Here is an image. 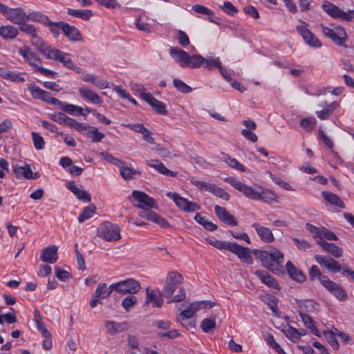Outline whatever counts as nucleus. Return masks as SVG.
<instances>
[{
    "label": "nucleus",
    "instance_id": "nucleus-37",
    "mask_svg": "<svg viewBox=\"0 0 354 354\" xmlns=\"http://www.w3.org/2000/svg\"><path fill=\"white\" fill-rule=\"evenodd\" d=\"M68 14L69 15L80 18L83 20H88L93 15V12L91 10H75V9H68Z\"/></svg>",
    "mask_w": 354,
    "mask_h": 354
},
{
    "label": "nucleus",
    "instance_id": "nucleus-42",
    "mask_svg": "<svg viewBox=\"0 0 354 354\" xmlns=\"http://www.w3.org/2000/svg\"><path fill=\"white\" fill-rule=\"evenodd\" d=\"M205 57L201 55H189L187 67L198 68L204 64Z\"/></svg>",
    "mask_w": 354,
    "mask_h": 354
},
{
    "label": "nucleus",
    "instance_id": "nucleus-41",
    "mask_svg": "<svg viewBox=\"0 0 354 354\" xmlns=\"http://www.w3.org/2000/svg\"><path fill=\"white\" fill-rule=\"evenodd\" d=\"M338 106V104L336 102H332L331 104L327 105V106L319 111H317V115L321 120L327 119L331 113Z\"/></svg>",
    "mask_w": 354,
    "mask_h": 354
},
{
    "label": "nucleus",
    "instance_id": "nucleus-29",
    "mask_svg": "<svg viewBox=\"0 0 354 354\" xmlns=\"http://www.w3.org/2000/svg\"><path fill=\"white\" fill-rule=\"evenodd\" d=\"M147 297L146 304H152V306L156 308H160L163 304L162 295H158L154 290H151L149 288H146Z\"/></svg>",
    "mask_w": 354,
    "mask_h": 354
},
{
    "label": "nucleus",
    "instance_id": "nucleus-46",
    "mask_svg": "<svg viewBox=\"0 0 354 354\" xmlns=\"http://www.w3.org/2000/svg\"><path fill=\"white\" fill-rule=\"evenodd\" d=\"M95 212V207L93 205H91L86 208L84 209L82 212L80 214L78 217V221L80 223H82L84 221L90 218Z\"/></svg>",
    "mask_w": 354,
    "mask_h": 354
},
{
    "label": "nucleus",
    "instance_id": "nucleus-43",
    "mask_svg": "<svg viewBox=\"0 0 354 354\" xmlns=\"http://www.w3.org/2000/svg\"><path fill=\"white\" fill-rule=\"evenodd\" d=\"M207 241L218 250H225L230 252L233 243L225 242L217 239H207Z\"/></svg>",
    "mask_w": 354,
    "mask_h": 354
},
{
    "label": "nucleus",
    "instance_id": "nucleus-14",
    "mask_svg": "<svg viewBox=\"0 0 354 354\" xmlns=\"http://www.w3.org/2000/svg\"><path fill=\"white\" fill-rule=\"evenodd\" d=\"M4 16L12 23L21 25L23 22L27 21V14L21 8H8Z\"/></svg>",
    "mask_w": 354,
    "mask_h": 354
},
{
    "label": "nucleus",
    "instance_id": "nucleus-49",
    "mask_svg": "<svg viewBox=\"0 0 354 354\" xmlns=\"http://www.w3.org/2000/svg\"><path fill=\"white\" fill-rule=\"evenodd\" d=\"M210 192L214 196L219 197L225 201L230 199V194L225 192L223 188L218 187L215 184H213Z\"/></svg>",
    "mask_w": 354,
    "mask_h": 354
},
{
    "label": "nucleus",
    "instance_id": "nucleus-44",
    "mask_svg": "<svg viewBox=\"0 0 354 354\" xmlns=\"http://www.w3.org/2000/svg\"><path fill=\"white\" fill-rule=\"evenodd\" d=\"M28 20L38 21L43 24L44 25L49 23L48 17L39 12H32L27 15V21Z\"/></svg>",
    "mask_w": 354,
    "mask_h": 354
},
{
    "label": "nucleus",
    "instance_id": "nucleus-48",
    "mask_svg": "<svg viewBox=\"0 0 354 354\" xmlns=\"http://www.w3.org/2000/svg\"><path fill=\"white\" fill-rule=\"evenodd\" d=\"M225 162L231 167L241 171H245V167L236 159L230 157L229 155L224 156Z\"/></svg>",
    "mask_w": 354,
    "mask_h": 354
},
{
    "label": "nucleus",
    "instance_id": "nucleus-24",
    "mask_svg": "<svg viewBox=\"0 0 354 354\" xmlns=\"http://www.w3.org/2000/svg\"><path fill=\"white\" fill-rule=\"evenodd\" d=\"M145 101L149 104L158 113L162 115H166L167 113L166 105L163 102L158 100L152 95H145Z\"/></svg>",
    "mask_w": 354,
    "mask_h": 354
},
{
    "label": "nucleus",
    "instance_id": "nucleus-59",
    "mask_svg": "<svg viewBox=\"0 0 354 354\" xmlns=\"http://www.w3.org/2000/svg\"><path fill=\"white\" fill-rule=\"evenodd\" d=\"M100 156L103 157L106 161L115 165L118 167L122 165V160L115 158L112 154L108 152L102 151L100 153Z\"/></svg>",
    "mask_w": 354,
    "mask_h": 354
},
{
    "label": "nucleus",
    "instance_id": "nucleus-40",
    "mask_svg": "<svg viewBox=\"0 0 354 354\" xmlns=\"http://www.w3.org/2000/svg\"><path fill=\"white\" fill-rule=\"evenodd\" d=\"M194 220L208 231L212 232L217 229L216 225L206 221L205 218L202 216L199 213H197L195 215Z\"/></svg>",
    "mask_w": 354,
    "mask_h": 354
},
{
    "label": "nucleus",
    "instance_id": "nucleus-28",
    "mask_svg": "<svg viewBox=\"0 0 354 354\" xmlns=\"http://www.w3.org/2000/svg\"><path fill=\"white\" fill-rule=\"evenodd\" d=\"M255 274L260 279L262 283L274 289H279V286L274 278L266 271L256 270Z\"/></svg>",
    "mask_w": 354,
    "mask_h": 354
},
{
    "label": "nucleus",
    "instance_id": "nucleus-20",
    "mask_svg": "<svg viewBox=\"0 0 354 354\" xmlns=\"http://www.w3.org/2000/svg\"><path fill=\"white\" fill-rule=\"evenodd\" d=\"M252 226L255 229L262 241L270 243L274 241V236L269 228L261 225L258 223H253Z\"/></svg>",
    "mask_w": 354,
    "mask_h": 354
},
{
    "label": "nucleus",
    "instance_id": "nucleus-5",
    "mask_svg": "<svg viewBox=\"0 0 354 354\" xmlns=\"http://www.w3.org/2000/svg\"><path fill=\"white\" fill-rule=\"evenodd\" d=\"M120 227L111 222L102 223L97 230V236L108 242H114L121 239Z\"/></svg>",
    "mask_w": 354,
    "mask_h": 354
},
{
    "label": "nucleus",
    "instance_id": "nucleus-11",
    "mask_svg": "<svg viewBox=\"0 0 354 354\" xmlns=\"http://www.w3.org/2000/svg\"><path fill=\"white\" fill-rule=\"evenodd\" d=\"M132 196L136 201V203H133V205L138 208L142 207H150V208H157V203L156 201L150 197L149 195L145 194V192L140 191H133L132 192Z\"/></svg>",
    "mask_w": 354,
    "mask_h": 354
},
{
    "label": "nucleus",
    "instance_id": "nucleus-15",
    "mask_svg": "<svg viewBox=\"0 0 354 354\" xmlns=\"http://www.w3.org/2000/svg\"><path fill=\"white\" fill-rule=\"evenodd\" d=\"M230 252L236 254L239 259L244 263L248 264H252L253 263V259L250 254V250L248 248L243 247L236 243H233Z\"/></svg>",
    "mask_w": 354,
    "mask_h": 354
},
{
    "label": "nucleus",
    "instance_id": "nucleus-31",
    "mask_svg": "<svg viewBox=\"0 0 354 354\" xmlns=\"http://www.w3.org/2000/svg\"><path fill=\"white\" fill-rule=\"evenodd\" d=\"M66 186L78 199L85 202L91 201V198L89 194L86 191L77 187L73 182L68 183Z\"/></svg>",
    "mask_w": 354,
    "mask_h": 354
},
{
    "label": "nucleus",
    "instance_id": "nucleus-3",
    "mask_svg": "<svg viewBox=\"0 0 354 354\" xmlns=\"http://www.w3.org/2000/svg\"><path fill=\"white\" fill-rule=\"evenodd\" d=\"M19 54L24 57L26 61L31 66L35 71L39 72L47 77H53L56 72L45 68L40 66L41 59L38 55L34 53L30 47L23 46L19 50Z\"/></svg>",
    "mask_w": 354,
    "mask_h": 354
},
{
    "label": "nucleus",
    "instance_id": "nucleus-12",
    "mask_svg": "<svg viewBox=\"0 0 354 354\" xmlns=\"http://www.w3.org/2000/svg\"><path fill=\"white\" fill-rule=\"evenodd\" d=\"M307 24L303 22V25L297 26L296 29L304 41L309 46L315 48L321 47L322 43L319 39L312 33L307 28Z\"/></svg>",
    "mask_w": 354,
    "mask_h": 354
},
{
    "label": "nucleus",
    "instance_id": "nucleus-19",
    "mask_svg": "<svg viewBox=\"0 0 354 354\" xmlns=\"http://www.w3.org/2000/svg\"><path fill=\"white\" fill-rule=\"evenodd\" d=\"M215 213L218 218L227 225L236 226L238 222L235 217L230 214L225 207L216 205L214 207Z\"/></svg>",
    "mask_w": 354,
    "mask_h": 354
},
{
    "label": "nucleus",
    "instance_id": "nucleus-62",
    "mask_svg": "<svg viewBox=\"0 0 354 354\" xmlns=\"http://www.w3.org/2000/svg\"><path fill=\"white\" fill-rule=\"evenodd\" d=\"M150 221L157 223L160 227H164V228H167V227H170L167 221L165 218L161 217L160 215H158L156 212L153 213L151 217L150 218Z\"/></svg>",
    "mask_w": 354,
    "mask_h": 354
},
{
    "label": "nucleus",
    "instance_id": "nucleus-47",
    "mask_svg": "<svg viewBox=\"0 0 354 354\" xmlns=\"http://www.w3.org/2000/svg\"><path fill=\"white\" fill-rule=\"evenodd\" d=\"M299 124L306 131L310 132L315 127L316 120L315 118H304L300 120Z\"/></svg>",
    "mask_w": 354,
    "mask_h": 354
},
{
    "label": "nucleus",
    "instance_id": "nucleus-16",
    "mask_svg": "<svg viewBox=\"0 0 354 354\" xmlns=\"http://www.w3.org/2000/svg\"><path fill=\"white\" fill-rule=\"evenodd\" d=\"M315 259L319 265L325 267L333 273H336L341 270L342 268L339 262L329 257L315 255Z\"/></svg>",
    "mask_w": 354,
    "mask_h": 354
},
{
    "label": "nucleus",
    "instance_id": "nucleus-54",
    "mask_svg": "<svg viewBox=\"0 0 354 354\" xmlns=\"http://www.w3.org/2000/svg\"><path fill=\"white\" fill-rule=\"evenodd\" d=\"M28 90L30 91L32 96L35 99L41 100L45 91L40 88L38 86L35 84H30L28 86Z\"/></svg>",
    "mask_w": 354,
    "mask_h": 354
},
{
    "label": "nucleus",
    "instance_id": "nucleus-36",
    "mask_svg": "<svg viewBox=\"0 0 354 354\" xmlns=\"http://www.w3.org/2000/svg\"><path fill=\"white\" fill-rule=\"evenodd\" d=\"M309 279L311 281H315V279H319L321 284L324 286V280H329L328 277L325 275H322L320 270L317 266H312L309 269Z\"/></svg>",
    "mask_w": 354,
    "mask_h": 354
},
{
    "label": "nucleus",
    "instance_id": "nucleus-13",
    "mask_svg": "<svg viewBox=\"0 0 354 354\" xmlns=\"http://www.w3.org/2000/svg\"><path fill=\"white\" fill-rule=\"evenodd\" d=\"M324 287L333 294L337 299L340 301H344L348 298L346 290L338 283L331 280H324Z\"/></svg>",
    "mask_w": 354,
    "mask_h": 354
},
{
    "label": "nucleus",
    "instance_id": "nucleus-34",
    "mask_svg": "<svg viewBox=\"0 0 354 354\" xmlns=\"http://www.w3.org/2000/svg\"><path fill=\"white\" fill-rule=\"evenodd\" d=\"M13 172L17 178H21L22 177L26 179L31 178L32 169L29 165L24 166L16 165L13 168Z\"/></svg>",
    "mask_w": 354,
    "mask_h": 354
},
{
    "label": "nucleus",
    "instance_id": "nucleus-39",
    "mask_svg": "<svg viewBox=\"0 0 354 354\" xmlns=\"http://www.w3.org/2000/svg\"><path fill=\"white\" fill-rule=\"evenodd\" d=\"M60 105H62V110L69 114L75 115L77 113L79 115L86 116V114L83 112L84 109L80 106L63 102Z\"/></svg>",
    "mask_w": 354,
    "mask_h": 354
},
{
    "label": "nucleus",
    "instance_id": "nucleus-21",
    "mask_svg": "<svg viewBox=\"0 0 354 354\" xmlns=\"http://www.w3.org/2000/svg\"><path fill=\"white\" fill-rule=\"evenodd\" d=\"M106 298H107V294L106 292V283H101L97 286L91 297L90 301L91 308H94L97 304H102L101 299Z\"/></svg>",
    "mask_w": 354,
    "mask_h": 354
},
{
    "label": "nucleus",
    "instance_id": "nucleus-10",
    "mask_svg": "<svg viewBox=\"0 0 354 354\" xmlns=\"http://www.w3.org/2000/svg\"><path fill=\"white\" fill-rule=\"evenodd\" d=\"M116 285V292L122 295H134L141 288L140 283L133 279L120 281Z\"/></svg>",
    "mask_w": 354,
    "mask_h": 354
},
{
    "label": "nucleus",
    "instance_id": "nucleus-38",
    "mask_svg": "<svg viewBox=\"0 0 354 354\" xmlns=\"http://www.w3.org/2000/svg\"><path fill=\"white\" fill-rule=\"evenodd\" d=\"M319 304L313 300H305L299 304L300 311L313 313L318 310Z\"/></svg>",
    "mask_w": 354,
    "mask_h": 354
},
{
    "label": "nucleus",
    "instance_id": "nucleus-25",
    "mask_svg": "<svg viewBox=\"0 0 354 354\" xmlns=\"http://www.w3.org/2000/svg\"><path fill=\"white\" fill-rule=\"evenodd\" d=\"M62 30L64 35L71 41H82V37L81 36L79 30L74 26H71L68 24L64 23L62 24Z\"/></svg>",
    "mask_w": 354,
    "mask_h": 354
},
{
    "label": "nucleus",
    "instance_id": "nucleus-27",
    "mask_svg": "<svg viewBox=\"0 0 354 354\" xmlns=\"http://www.w3.org/2000/svg\"><path fill=\"white\" fill-rule=\"evenodd\" d=\"M80 95L85 100L95 104H101L102 100L100 95L93 91L87 88H80L79 89Z\"/></svg>",
    "mask_w": 354,
    "mask_h": 354
},
{
    "label": "nucleus",
    "instance_id": "nucleus-6",
    "mask_svg": "<svg viewBox=\"0 0 354 354\" xmlns=\"http://www.w3.org/2000/svg\"><path fill=\"white\" fill-rule=\"evenodd\" d=\"M322 8L330 17L340 21L350 22L354 19V10L344 11L335 4L326 2L323 3Z\"/></svg>",
    "mask_w": 354,
    "mask_h": 354
},
{
    "label": "nucleus",
    "instance_id": "nucleus-7",
    "mask_svg": "<svg viewBox=\"0 0 354 354\" xmlns=\"http://www.w3.org/2000/svg\"><path fill=\"white\" fill-rule=\"evenodd\" d=\"M46 58L59 62L62 63L65 67L72 69L77 73H81V68L74 64L70 55L65 53L57 48H52L50 51L48 53Z\"/></svg>",
    "mask_w": 354,
    "mask_h": 354
},
{
    "label": "nucleus",
    "instance_id": "nucleus-51",
    "mask_svg": "<svg viewBox=\"0 0 354 354\" xmlns=\"http://www.w3.org/2000/svg\"><path fill=\"white\" fill-rule=\"evenodd\" d=\"M137 302L136 297L131 295L123 299L122 306L127 312H129L131 308L136 305Z\"/></svg>",
    "mask_w": 354,
    "mask_h": 354
},
{
    "label": "nucleus",
    "instance_id": "nucleus-30",
    "mask_svg": "<svg viewBox=\"0 0 354 354\" xmlns=\"http://www.w3.org/2000/svg\"><path fill=\"white\" fill-rule=\"evenodd\" d=\"M118 168L120 169V176L126 180H133L135 178L136 175H140L142 174V171L139 169L124 166L123 161L122 162V165L118 167Z\"/></svg>",
    "mask_w": 354,
    "mask_h": 354
},
{
    "label": "nucleus",
    "instance_id": "nucleus-32",
    "mask_svg": "<svg viewBox=\"0 0 354 354\" xmlns=\"http://www.w3.org/2000/svg\"><path fill=\"white\" fill-rule=\"evenodd\" d=\"M31 44L32 46H35L38 51L46 57L48 53L52 49L43 41L41 38L37 35V32L31 37Z\"/></svg>",
    "mask_w": 354,
    "mask_h": 354
},
{
    "label": "nucleus",
    "instance_id": "nucleus-9",
    "mask_svg": "<svg viewBox=\"0 0 354 354\" xmlns=\"http://www.w3.org/2000/svg\"><path fill=\"white\" fill-rule=\"evenodd\" d=\"M166 195L167 197L171 198L176 206L183 211L187 212H194L201 209L200 205L196 203L188 201L176 192H168Z\"/></svg>",
    "mask_w": 354,
    "mask_h": 354
},
{
    "label": "nucleus",
    "instance_id": "nucleus-26",
    "mask_svg": "<svg viewBox=\"0 0 354 354\" xmlns=\"http://www.w3.org/2000/svg\"><path fill=\"white\" fill-rule=\"evenodd\" d=\"M146 164L152 168H154L159 173L165 175L167 176L174 177L176 176V173L168 169L161 162L158 160H147Z\"/></svg>",
    "mask_w": 354,
    "mask_h": 354
},
{
    "label": "nucleus",
    "instance_id": "nucleus-60",
    "mask_svg": "<svg viewBox=\"0 0 354 354\" xmlns=\"http://www.w3.org/2000/svg\"><path fill=\"white\" fill-rule=\"evenodd\" d=\"M269 174H270L271 179L281 187H282L288 191L293 190V189L292 188V187L290 185V184L284 181L281 178L276 176L275 175H274L273 174H272L270 172H269Z\"/></svg>",
    "mask_w": 354,
    "mask_h": 354
},
{
    "label": "nucleus",
    "instance_id": "nucleus-2",
    "mask_svg": "<svg viewBox=\"0 0 354 354\" xmlns=\"http://www.w3.org/2000/svg\"><path fill=\"white\" fill-rule=\"evenodd\" d=\"M255 254H259L263 266L277 273L281 271L279 266L283 262V254L277 249H272L270 251L255 250L253 252Z\"/></svg>",
    "mask_w": 354,
    "mask_h": 354
},
{
    "label": "nucleus",
    "instance_id": "nucleus-55",
    "mask_svg": "<svg viewBox=\"0 0 354 354\" xmlns=\"http://www.w3.org/2000/svg\"><path fill=\"white\" fill-rule=\"evenodd\" d=\"M173 83L175 88L181 93H188L192 91V88L179 79H174Z\"/></svg>",
    "mask_w": 354,
    "mask_h": 354
},
{
    "label": "nucleus",
    "instance_id": "nucleus-1",
    "mask_svg": "<svg viewBox=\"0 0 354 354\" xmlns=\"http://www.w3.org/2000/svg\"><path fill=\"white\" fill-rule=\"evenodd\" d=\"M224 180L251 200L261 201L266 203L276 201L277 197L274 192L261 186L256 185L254 187H250L232 176L226 177Z\"/></svg>",
    "mask_w": 354,
    "mask_h": 354
},
{
    "label": "nucleus",
    "instance_id": "nucleus-61",
    "mask_svg": "<svg viewBox=\"0 0 354 354\" xmlns=\"http://www.w3.org/2000/svg\"><path fill=\"white\" fill-rule=\"evenodd\" d=\"M64 22L59 21V22H52L49 20V23L46 24L45 26H48L49 27L50 31L55 37H58L59 35V30H62V26Z\"/></svg>",
    "mask_w": 354,
    "mask_h": 354
},
{
    "label": "nucleus",
    "instance_id": "nucleus-4",
    "mask_svg": "<svg viewBox=\"0 0 354 354\" xmlns=\"http://www.w3.org/2000/svg\"><path fill=\"white\" fill-rule=\"evenodd\" d=\"M321 29L324 35L329 38L335 45L347 48L346 42L348 40V35L344 27L337 26L334 28H330L321 24Z\"/></svg>",
    "mask_w": 354,
    "mask_h": 354
},
{
    "label": "nucleus",
    "instance_id": "nucleus-45",
    "mask_svg": "<svg viewBox=\"0 0 354 354\" xmlns=\"http://www.w3.org/2000/svg\"><path fill=\"white\" fill-rule=\"evenodd\" d=\"M86 135L91 138L92 142H100L105 136L104 133L100 132L97 128L93 127L89 128V131L86 132Z\"/></svg>",
    "mask_w": 354,
    "mask_h": 354
},
{
    "label": "nucleus",
    "instance_id": "nucleus-50",
    "mask_svg": "<svg viewBox=\"0 0 354 354\" xmlns=\"http://www.w3.org/2000/svg\"><path fill=\"white\" fill-rule=\"evenodd\" d=\"M204 64H205V68L212 71L214 68H219L221 66V62L218 57H207L205 58Z\"/></svg>",
    "mask_w": 354,
    "mask_h": 354
},
{
    "label": "nucleus",
    "instance_id": "nucleus-8",
    "mask_svg": "<svg viewBox=\"0 0 354 354\" xmlns=\"http://www.w3.org/2000/svg\"><path fill=\"white\" fill-rule=\"evenodd\" d=\"M183 275L177 272H169L165 279V284L163 288V295L170 298L177 288L183 283Z\"/></svg>",
    "mask_w": 354,
    "mask_h": 354
},
{
    "label": "nucleus",
    "instance_id": "nucleus-17",
    "mask_svg": "<svg viewBox=\"0 0 354 354\" xmlns=\"http://www.w3.org/2000/svg\"><path fill=\"white\" fill-rule=\"evenodd\" d=\"M169 53L181 67H187L189 59V55L187 53L179 48L171 47L169 49Z\"/></svg>",
    "mask_w": 354,
    "mask_h": 354
},
{
    "label": "nucleus",
    "instance_id": "nucleus-23",
    "mask_svg": "<svg viewBox=\"0 0 354 354\" xmlns=\"http://www.w3.org/2000/svg\"><path fill=\"white\" fill-rule=\"evenodd\" d=\"M199 304H200L196 303V301L191 303L185 310L180 313V315L177 317V321L179 322L183 326H185L183 322L185 319L194 317L195 313L200 310Z\"/></svg>",
    "mask_w": 354,
    "mask_h": 354
},
{
    "label": "nucleus",
    "instance_id": "nucleus-52",
    "mask_svg": "<svg viewBox=\"0 0 354 354\" xmlns=\"http://www.w3.org/2000/svg\"><path fill=\"white\" fill-rule=\"evenodd\" d=\"M324 250L330 252L333 257L336 258H339L343 254L342 249L333 243H329L327 244Z\"/></svg>",
    "mask_w": 354,
    "mask_h": 354
},
{
    "label": "nucleus",
    "instance_id": "nucleus-53",
    "mask_svg": "<svg viewBox=\"0 0 354 354\" xmlns=\"http://www.w3.org/2000/svg\"><path fill=\"white\" fill-rule=\"evenodd\" d=\"M28 90L30 91L32 96L35 99L41 100L45 91L40 88L38 86L35 84H30L28 86Z\"/></svg>",
    "mask_w": 354,
    "mask_h": 354
},
{
    "label": "nucleus",
    "instance_id": "nucleus-56",
    "mask_svg": "<svg viewBox=\"0 0 354 354\" xmlns=\"http://www.w3.org/2000/svg\"><path fill=\"white\" fill-rule=\"evenodd\" d=\"M282 331L285 335L292 341L295 342L299 339V332L295 328L288 326L283 328Z\"/></svg>",
    "mask_w": 354,
    "mask_h": 354
},
{
    "label": "nucleus",
    "instance_id": "nucleus-58",
    "mask_svg": "<svg viewBox=\"0 0 354 354\" xmlns=\"http://www.w3.org/2000/svg\"><path fill=\"white\" fill-rule=\"evenodd\" d=\"M201 327L203 332L208 333L216 328V322L214 319L206 318L202 321Z\"/></svg>",
    "mask_w": 354,
    "mask_h": 354
},
{
    "label": "nucleus",
    "instance_id": "nucleus-18",
    "mask_svg": "<svg viewBox=\"0 0 354 354\" xmlns=\"http://www.w3.org/2000/svg\"><path fill=\"white\" fill-rule=\"evenodd\" d=\"M57 247L50 245L44 248L41 252V260L44 263H54L58 259Z\"/></svg>",
    "mask_w": 354,
    "mask_h": 354
},
{
    "label": "nucleus",
    "instance_id": "nucleus-33",
    "mask_svg": "<svg viewBox=\"0 0 354 354\" xmlns=\"http://www.w3.org/2000/svg\"><path fill=\"white\" fill-rule=\"evenodd\" d=\"M323 198L333 205L337 206L340 208L344 209L346 207L345 204L342 199L337 194L328 191H323L322 192Z\"/></svg>",
    "mask_w": 354,
    "mask_h": 354
},
{
    "label": "nucleus",
    "instance_id": "nucleus-63",
    "mask_svg": "<svg viewBox=\"0 0 354 354\" xmlns=\"http://www.w3.org/2000/svg\"><path fill=\"white\" fill-rule=\"evenodd\" d=\"M19 26V30L21 32H25L26 34L30 35L32 37L33 35H35L37 32L36 28L32 25L26 24V22H23Z\"/></svg>",
    "mask_w": 354,
    "mask_h": 354
},
{
    "label": "nucleus",
    "instance_id": "nucleus-35",
    "mask_svg": "<svg viewBox=\"0 0 354 354\" xmlns=\"http://www.w3.org/2000/svg\"><path fill=\"white\" fill-rule=\"evenodd\" d=\"M18 33L17 28L11 25L0 26V36L5 39H14Z\"/></svg>",
    "mask_w": 354,
    "mask_h": 354
},
{
    "label": "nucleus",
    "instance_id": "nucleus-57",
    "mask_svg": "<svg viewBox=\"0 0 354 354\" xmlns=\"http://www.w3.org/2000/svg\"><path fill=\"white\" fill-rule=\"evenodd\" d=\"M191 183L199 189L208 191L209 192L213 185L212 183H206L196 178H192Z\"/></svg>",
    "mask_w": 354,
    "mask_h": 354
},
{
    "label": "nucleus",
    "instance_id": "nucleus-22",
    "mask_svg": "<svg viewBox=\"0 0 354 354\" xmlns=\"http://www.w3.org/2000/svg\"><path fill=\"white\" fill-rule=\"evenodd\" d=\"M286 269L292 280L298 283H303L306 280V275L304 272L295 267L290 261L286 263Z\"/></svg>",
    "mask_w": 354,
    "mask_h": 354
},
{
    "label": "nucleus",
    "instance_id": "nucleus-64",
    "mask_svg": "<svg viewBox=\"0 0 354 354\" xmlns=\"http://www.w3.org/2000/svg\"><path fill=\"white\" fill-rule=\"evenodd\" d=\"M34 146L37 149H42L44 147L45 142L44 138L37 133H32Z\"/></svg>",
    "mask_w": 354,
    "mask_h": 354
}]
</instances>
